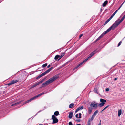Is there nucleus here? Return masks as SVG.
I'll list each match as a JSON object with an SVG mask.
<instances>
[{
	"label": "nucleus",
	"instance_id": "f257e3e1",
	"mask_svg": "<svg viewBox=\"0 0 125 125\" xmlns=\"http://www.w3.org/2000/svg\"><path fill=\"white\" fill-rule=\"evenodd\" d=\"M59 77L58 75H56L51 78L48 80L43 83L42 85V87H44L52 83Z\"/></svg>",
	"mask_w": 125,
	"mask_h": 125
},
{
	"label": "nucleus",
	"instance_id": "f03ea898",
	"mask_svg": "<svg viewBox=\"0 0 125 125\" xmlns=\"http://www.w3.org/2000/svg\"><path fill=\"white\" fill-rule=\"evenodd\" d=\"M100 51V50H97L96 49L93 52L91 53L89 55V56L87 58L83 60L81 62L77 65L74 68V69H77L80 66H81L83 63L86 62L89 59L91 58L96 53Z\"/></svg>",
	"mask_w": 125,
	"mask_h": 125
},
{
	"label": "nucleus",
	"instance_id": "7ed1b4c3",
	"mask_svg": "<svg viewBox=\"0 0 125 125\" xmlns=\"http://www.w3.org/2000/svg\"><path fill=\"white\" fill-rule=\"evenodd\" d=\"M100 51V50H97L96 49L93 52L91 53L89 55V56L87 58L83 60L81 62L77 65L74 68V69H77L80 66H81L83 63L86 62L89 59L91 58L96 53Z\"/></svg>",
	"mask_w": 125,
	"mask_h": 125
},
{
	"label": "nucleus",
	"instance_id": "20e7f679",
	"mask_svg": "<svg viewBox=\"0 0 125 125\" xmlns=\"http://www.w3.org/2000/svg\"><path fill=\"white\" fill-rule=\"evenodd\" d=\"M116 28V27H115V25H114V24H113L107 30L103 33L101 35L102 37H103L107 32H109L112 29L113 30Z\"/></svg>",
	"mask_w": 125,
	"mask_h": 125
},
{
	"label": "nucleus",
	"instance_id": "39448f33",
	"mask_svg": "<svg viewBox=\"0 0 125 125\" xmlns=\"http://www.w3.org/2000/svg\"><path fill=\"white\" fill-rule=\"evenodd\" d=\"M125 18V14L123 16L120 20L119 21V19L117 20L113 24H114V25L116 27L122 22Z\"/></svg>",
	"mask_w": 125,
	"mask_h": 125
},
{
	"label": "nucleus",
	"instance_id": "423d86ee",
	"mask_svg": "<svg viewBox=\"0 0 125 125\" xmlns=\"http://www.w3.org/2000/svg\"><path fill=\"white\" fill-rule=\"evenodd\" d=\"M90 106L92 109H97L98 107V103L95 101H93L91 103Z\"/></svg>",
	"mask_w": 125,
	"mask_h": 125
},
{
	"label": "nucleus",
	"instance_id": "0eeeda50",
	"mask_svg": "<svg viewBox=\"0 0 125 125\" xmlns=\"http://www.w3.org/2000/svg\"><path fill=\"white\" fill-rule=\"evenodd\" d=\"M39 96H38V95H37L33 97L30 98V99L27 100L25 102H24L23 104H22V105H23L25 104L29 103L32 100L35 99H36Z\"/></svg>",
	"mask_w": 125,
	"mask_h": 125
},
{
	"label": "nucleus",
	"instance_id": "6e6552de",
	"mask_svg": "<svg viewBox=\"0 0 125 125\" xmlns=\"http://www.w3.org/2000/svg\"><path fill=\"white\" fill-rule=\"evenodd\" d=\"M39 96H38V95H37L33 97L30 98V99L27 100L25 102H24L23 104H22V105H23L25 104L29 103L32 100L35 99H36Z\"/></svg>",
	"mask_w": 125,
	"mask_h": 125
},
{
	"label": "nucleus",
	"instance_id": "1a4fd4ad",
	"mask_svg": "<svg viewBox=\"0 0 125 125\" xmlns=\"http://www.w3.org/2000/svg\"><path fill=\"white\" fill-rule=\"evenodd\" d=\"M43 79H42L40 81L37 82H36L35 83V84L33 85H32V86H31V87H30V88L31 89H32L33 88H34L35 87L39 85L41 83H42L43 81Z\"/></svg>",
	"mask_w": 125,
	"mask_h": 125
},
{
	"label": "nucleus",
	"instance_id": "9d476101",
	"mask_svg": "<svg viewBox=\"0 0 125 125\" xmlns=\"http://www.w3.org/2000/svg\"><path fill=\"white\" fill-rule=\"evenodd\" d=\"M52 118L53 120V123H55L58 122V120L57 118L54 115H52Z\"/></svg>",
	"mask_w": 125,
	"mask_h": 125
},
{
	"label": "nucleus",
	"instance_id": "9b49d317",
	"mask_svg": "<svg viewBox=\"0 0 125 125\" xmlns=\"http://www.w3.org/2000/svg\"><path fill=\"white\" fill-rule=\"evenodd\" d=\"M18 81V80H13L9 83H8V85L9 86L11 85L14 84L15 83H16Z\"/></svg>",
	"mask_w": 125,
	"mask_h": 125
},
{
	"label": "nucleus",
	"instance_id": "f8f14e48",
	"mask_svg": "<svg viewBox=\"0 0 125 125\" xmlns=\"http://www.w3.org/2000/svg\"><path fill=\"white\" fill-rule=\"evenodd\" d=\"M23 101V100H21V101H19V102H17L16 103H15L14 104H13L11 105L12 106H16L17 105H19V104H20Z\"/></svg>",
	"mask_w": 125,
	"mask_h": 125
},
{
	"label": "nucleus",
	"instance_id": "ddd939ff",
	"mask_svg": "<svg viewBox=\"0 0 125 125\" xmlns=\"http://www.w3.org/2000/svg\"><path fill=\"white\" fill-rule=\"evenodd\" d=\"M104 105V103H100L99 104H98V107H101L103 106Z\"/></svg>",
	"mask_w": 125,
	"mask_h": 125
},
{
	"label": "nucleus",
	"instance_id": "4468645a",
	"mask_svg": "<svg viewBox=\"0 0 125 125\" xmlns=\"http://www.w3.org/2000/svg\"><path fill=\"white\" fill-rule=\"evenodd\" d=\"M100 102L102 103H104L105 104V103L106 102V100H105L101 98L100 99Z\"/></svg>",
	"mask_w": 125,
	"mask_h": 125
},
{
	"label": "nucleus",
	"instance_id": "2eb2a0df",
	"mask_svg": "<svg viewBox=\"0 0 125 125\" xmlns=\"http://www.w3.org/2000/svg\"><path fill=\"white\" fill-rule=\"evenodd\" d=\"M73 116V113L72 112H70L69 115V118L70 119H71L72 118Z\"/></svg>",
	"mask_w": 125,
	"mask_h": 125
},
{
	"label": "nucleus",
	"instance_id": "dca6fc26",
	"mask_svg": "<svg viewBox=\"0 0 125 125\" xmlns=\"http://www.w3.org/2000/svg\"><path fill=\"white\" fill-rule=\"evenodd\" d=\"M65 53H62L61 56H60V58L58 59V60H59L61 59L65 55Z\"/></svg>",
	"mask_w": 125,
	"mask_h": 125
},
{
	"label": "nucleus",
	"instance_id": "f3484780",
	"mask_svg": "<svg viewBox=\"0 0 125 125\" xmlns=\"http://www.w3.org/2000/svg\"><path fill=\"white\" fill-rule=\"evenodd\" d=\"M103 37L101 35L94 41V42H96L97 41H98L102 37Z\"/></svg>",
	"mask_w": 125,
	"mask_h": 125
},
{
	"label": "nucleus",
	"instance_id": "a211bd4d",
	"mask_svg": "<svg viewBox=\"0 0 125 125\" xmlns=\"http://www.w3.org/2000/svg\"><path fill=\"white\" fill-rule=\"evenodd\" d=\"M108 3V1L107 0L105 1L103 3L102 6L103 7H105Z\"/></svg>",
	"mask_w": 125,
	"mask_h": 125
},
{
	"label": "nucleus",
	"instance_id": "6ab92c4d",
	"mask_svg": "<svg viewBox=\"0 0 125 125\" xmlns=\"http://www.w3.org/2000/svg\"><path fill=\"white\" fill-rule=\"evenodd\" d=\"M74 104L73 103H72L70 104L69 106V108H72L74 106Z\"/></svg>",
	"mask_w": 125,
	"mask_h": 125
},
{
	"label": "nucleus",
	"instance_id": "aec40b11",
	"mask_svg": "<svg viewBox=\"0 0 125 125\" xmlns=\"http://www.w3.org/2000/svg\"><path fill=\"white\" fill-rule=\"evenodd\" d=\"M59 58L60 55H57L55 56L54 59L55 60H57Z\"/></svg>",
	"mask_w": 125,
	"mask_h": 125
},
{
	"label": "nucleus",
	"instance_id": "412c9836",
	"mask_svg": "<svg viewBox=\"0 0 125 125\" xmlns=\"http://www.w3.org/2000/svg\"><path fill=\"white\" fill-rule=\"evenodd\" d=\"M117 12V11H115L110 16V18L111 19Z\"/></svg>",
	"mask_w": 125,
	"mask_h": 125
},
{
	"label": "nucleus",
	"instance_id": "4be33fe9",
	"mask_svg": "<svg viewBox=\"0 0 125 125\" xmlns=\"http://www.w3.org/2000/svg\"><path fill=\"white\" fill-rule=\"evenodd\" d=\"M122 113L121 110H119L118 111V116L119 117Z\"/></svg>",
	"mask_w": 125,
	"mask_h": 125
},
{
	"label": "nucleus",
	"instance_id": "5701e85b",
	"mask_svg": "<svg viewBox=\"0 0 125 125\" xmlns=\"http://www.w3.org/2000/svg\"><path fill=\"white\" fill-rule=\"evenodd\" d=\"M59 112L57 111H56L54 113V115L56 116H58L59 115Z\"/></svg>",
	"mask_w": 125,
	"mask_h": 125
},
{
	"label": "nucleus",
	"instance_id": "b1692460",
	"mask_svg": "<svg viewBox=\"0 0 125 125\" xmlns=\"http://www.w3.org/2000/svg\"><path fill=\"white\" fill-rule=\"evenodd\" d=\"M94 91L95 93L98 94V92L97 91V89L96 88H94Z\"/></svg>",
	"mask_w": 125,
	"mask_h": 125
},
{
	"label": "nucleus",
	"instance_id": "393cba45",
	"mask_svg": "<svg viewBox=\"0 0 125 125\" xmlns=\"http://www.w3.org/2000/svg\"><path fill=\"white\" fill-rule=\"evenodd\" d=\"M46 93V92H42L41 93H40V94H38V96H40L44 94H45Z\"/></svg>",
	"mask_w": 125,
	"mask_h": 125
},
{
	"label": "nucleus",
	"instance_id": "a878e982",
	"mask_svg": "<svg viewBox=\"0 0 125 125\" xmlns=\"http://www.w3.org/2000/svg\"><path fill=\"white\" fill-rule=\"evenodd\" d=\"M98 110H97L96 111H95L93 115H94V116H95L96 114L98 113Z\"/></svg>",
	"mask_w": 125,
	"mask_h": 125
},
{
	"label": "nucleus",
	"instance_id": "bb28decb",
	"mask_svg": "<svg viewBox=\"0 0 125 125\" xmlns=\"http://www.w3.org/2000/svg\"><path fill=\"white\" fill-rule=\"evenodd\" d=\"M83 108V107L81 106L78 108L76 109H82Z\"/></svg>",
	"mask_w": 125,
	"mask_h": 125
},
{
	"label": "nucleus",
	"instance_id": "cd10ccee",
	"mask_svg": "<svg viewBox=\"0 0 125 125\" xmlns=\"http://www.w3.org/2000/svg\"><path fill=\"white\" fill-rule=\"evenodd\" d=\"M91 119L89 118V120L88 121V123H87V125H90V121H91Z\"/></svg>",
	"mask_w": 125,
	"mask_h": 125
},
{
	"label": "nucleus",
	"instance_id": "c85d7f7f",
	"mask_svg": "<svg viewBox=\"0 0 125 125\" xmlns=\"http://www.w3.org/2000/svg\"><path fill=\"white\" fill-rule=\"evenodd\" d=\"M42 75L41 74H40V75H39V76H38V77H37L36 78V79H39V78L41 77H42Z\"/></svg>",
	"mask_w": 125,
	"mask_h": 125
},
{
	"label": "nucleus",
	"instance_id": "c756f323",
	"mask_svg": "<svg viewBox=\"0 0 125 125\" xmlns=\"http://www.w3.org/2000/svg\"><path fill=\"white\" fill-rule=\"evenodd\" d=\"M47 72H46V71H45L44 72L42 73L41 74L42 75V76L44 75H45L46 74H47Z\"/></svg>",
	"mask_w": 125,
	"mask_h": 125
},
{
	"label": "nucleus",
	"instance_id": "7c9ffc66",
	"mask_svg": "<svg viewBox=\"0 0 125 125\" xmlns=\"http://www.w3.org/2000/svg\"><path fill=\"white\" fill-rule=\"evenodd\" d=\"M47 63H45V64H43L42 65V67H43V68L45 67H46V66H47Z\"/></svg>",
	"mask_w": 125,
	"mask_h": 125
},
{
	"label": "nucleus",
	"instance_id": "2f4dec72",
	"mask_svg": "<svg viewBox=\"0 0 125 125\" xmlns=\"http://www.w3.org/2000/svg\"><path fill=\"white\" fill-rule=\"evenodd\" d=\"M95 117V116H94V115H93L91 117V121H92L93 119Z\"/></svg>",
	"mask_w": 125,
	"mask_h": 125
},
{
	"label": "nucleus",
	"instance_id": "473e14b6",
	"mask_svg": "<svg viewBox=\"0 0 125 125\" xmlns=\"http://www.w3.org/2000/svg\"><path fill=\"white\" fill-rule=\"evenodd\" d=\"M111 19L110 17L106 21L107 22H109V21Z\"/></svg>",
	"mask_w": 125,
	"mask_h": 125
},
{
	"label": "nucleus",
	"instance_id": "72a5a7b5",
	"mask_svg": "<svg viewBox=\"0 0 125 125\" xmlns=\"http://www.w3.org/2000/svg\"><path fill=\"white\" fill-rule=\"evenodd\" d=\"M122 42V41H120L118 44V46H119L121 45V43Z\"/></svg>",
	"mask_w": 125,
	"mask_h": 125
},
{
	"label": "nucleus",
	"instance_id": "f704fd0d",
	"mask_svg": "<svg viewBox=\"0 0 125 125\" xmlns=\"http://www.w3.org/2000/svg\"><path fill=\"white\" fill-rule=\"evenodd\" d=\"M79 116L78 117V118H81V113H80L79 114Z\"/></svg>",
	"mask_w": 125,
	"mask_h": 125
},
{
	"label": "nucleus",
	"instance_id": "c9c22d12",
	"mask_svg": "<svg viewBox=\"0 0 125 125\" xmlns=\"http://www.w3.org/2000/svg\"><path fill=\"white\" fill-rule=\"evenodd\" d=\"M121 7V6H120V7L118 9L115 11H117V12L120 9Z\"/></svg>",
	"mask_w": 125,
	"mask_h": 125
},
{
	"label": "nucleus",
	"instance_id": "e433bc0d",
	"mask_svg": "<svg viewBox=\"0 0 125 125\" xmlns=\"http://www.w3.org/2000/svg\"><path fill=\"white\" fill-rule=\"evenodd\" d=\"M73 125L72 123L71 122H69V125Z\"/></svg>",
	"mask_w": 125,
	"mask_h": 125
},
{
	"label": "nucleus",
	"instance_id": "4c0bfd02",
	"mask_svg": "<svg viewBox=\"0 0 125 125\" xmlns=\"http://www.w3.org/2000/svg\"><path fill=\"white\" fill-rule=\"evenodd\" d=\"M109 88H107L105 89V91L107 92L109 91Z\"/></svg>",
	"mask_w": 125,
	"mask_h": 125
},
{
	"label": "nucleus",
	"instance_id": "58836bf2",
	"mask_svg": "<svg viewBox=\"0 0 125 125\" xmlns=\"http://www.w3.org/2000/svg\"><path fill=\"white\" fill-rule=\"evenodd\" d=\"M109 105L107 106H106L103 109H106L108 106H109Z\"/></svg>",
	"mask_w": 125,
	"mask_h": 125
},
{
	"label": "nucleus",
	"instance_id": "ea45409f",
	"mask_svg": "<svg viewBox=\"0 0 125 125\" xmlns=\"http://www.w3.org/2000/svg\"><path fill=\"white\" fill-rule=\"evenodd\" d=\"M83 35V34H80L79 36V38H80L81 37H82V36Z\"/></svg>",
	"mask_w": 125,
	"mask_h": 125
},
{
	"label": "nucleus",
	"instance_id": "a19ab883",
	"mask_svg": "<svg viewBox=\"0 0 125 125\" xmlns=\"http://www.w3.org/2000/svg\"><path fill=\"white\" fill-rule=\"evenodd\" d=\"M53 68V67H52L51 68H49V69H50V71H51V70H52V69Z\"/></svg>",
	"mask_w": 125,
	"mask_h": 125
},
{
	"label": "nucleus",
	"instance_id": "79ce46f5",
	"mask_svg": "<svg viewBox=\"0 0 125 125\" xmlns=\"http://www.w3.org/2000/svg\"><path fill=\"white\" fill-rule=\"evenodd\" d=\"M78 114H76L75 115V116L76 118H78Z\"/></svg>",
	"mask_w": 125,
	"mask_h": 125
},
{
	"label": "nucleus",
	"instance_id": "37998d69",
	"mask_svg": "<svg viewBox=\"0 0 125 125\" xmlns=\"http://www.w3.org/2000/svg\"><path fill=\"white\" fill-rule=\"evenodd\" d=\"M46 71L47 72V73H48V72H50L48 70V69Z\"/></svg>",
	"mask_w": 125,
	"mask_h": 125
},
{
	"label": "nucleus",
	"instance_id": "c03bdc74",
	"mask_svg": "<svg viewBox=\"0 0 125 125\" xmlns=\"http://www.w3.org/2000/svg\"><path fill=\"white\" fill-rule=\"evenodd\" d=\"M125 2H123L122 4L121 5H120V6L121 7H122V6L123 5V4H124V3Z\"/></svg>",
	"mask_w": 125,
	"mask_h": 125
},
{
	"label": "nucleus",
	"instance_id": "a18cd8bd",
	"mask_svg": "<svg viewBox=\"0 0 125 125\" xmlns=\"http://www.w3.org/2000/svg\"><path fill=\"white\" fill-rule=\"evenodd\" d=\"M92 111V110H90L89 111V113L90 114V113Z\"/></svg>",
	"mask_w": 125,
	"mask_h": 125
},
{
	"label": "nucleus",
	"instance_id": "49530a36",
	"mask_svg": "<svg viewBox=\"0 0 125 125\" xmlns=\"http://www.w3.org/2000/svg\"><path fill=\"white\" fill-rule=\"evenodd\" d=\"M50 66L51 65L50 64L48 65L47 66V68H49V67H50Z\"/></svg>",
	"mask_w": 125,
	"mask_h": 125
},
{
	"label": "nucleus",
	"instance_id": "de8ad7c7",
	"mask_svg": "<svg viewBox=\"0 0 125 125\" xmlns=\"http://www.w3.org/2000/svg\"><path fill=\"white\" fill-rule=\"evenodd\" d=\"M107 23H108V22H107L106 21L105 22V23L104 25H105Z\"/></svg>",
	"mask_w": 125,
	"mask_h": 125
},
{
	"label": "nucleus",
	"instance_id": "09e8293b",
	"mask_svg": "<svg viewBox=\"0 0 125 125\" xmlns=\"http://www.w3.org/2000/svg\"><path fill=\"white\" fill-rule=\"evenodd\" d=\"M117 80V78H115L114 79V80Z\"/></svg>",
	"mask_w": 125,
	"mask_h": 125
},
{
	"label": "nucleus",
	"instance_id": "8fccbe9b",
	"mask_svg": "<svg viewBox=\"0 0 125 125\" xmlns=\"http://www.w3.org/2000/svg\"><path fill=\"white\" fill-rule=\"evenodd\" d=\"M79 110H76L75 111V113L77 112Z\"/></svg>",
	"mask_w": 125,
	"mask_h": 125
},
{
	"label": "nucleus",
	"instance_id": "3c124183",
	"mask_svg": "<svg viewBox=\"0 0 125 125\" xmlns=\"http://www.w3.org/2000/svg\"><path fill=\"white\" fill-rule=\"evenodd\" d=\"M77 121L78 122H80V120L79 119L78 120H77Z\"/></svg>",
	"mask_w": 125,
	"mask_h": 125
},
{
	"label": "nucleus",
	"instance_id": "603ef678",
	"mask_svg": "<svg viewBox=\"0 0 125 125\" xmlns=\"http://www.w3.org/2000/svg\"><path fill=\"white\" fill-rule=\"evenodd\" d=\"M101 120H100V122H99V123H100V124H101Z\"/></svg>",
	"mask_w": 125,
	"mask_h": 125
},
{
	"label": "nucleus",
	"instance_id": "864d4df0",
	"mask_svg": "<svg viewBox=\"0 0 125 125\" xmlns=\"http://www.w3.org/2000/svg\"><path fill=\"white\" fill-rule=\"evenodd\" d=\"M76 125H81V124H77Z\"/></svg>",
	"mask_w": 125,
	"mask_h": 125
},
{
	"label": "nucleus",
	"instance_id": "5fc2aeb1",
	"mask_svg": "<svg viewBox=\"0 0 125 125\" xmlns=\"http://www.w3.org/2000/svg\"><path fill=\"white\" fill-rule=\"evenodd\" d=\"M48 70L49 71V72H50L51 71L50 70V69H48Z\"/></svg>",
	"mask_w": 125,
	"mask_h": 125
},
{
	"label": "nucleus",
	"instance_id": "6e6d98bb",
	"mask_svg": "<svg viewBox=\"0 0 125 125\" xmlns=\"http://www.w3.org/2000/svg\"><path fill=\"white\" fill-rule=\"evenodd\" d=\"M101 124H100V123H99L98 125H101Z\"/></svg>",
	"mask_w": 125,
	"mask_h": 125
},
{
	"label": "nucleus",
	"instance_id": "4d7b16f0",
	"mask_svg": "<svg viewBox=\"0 0 125 125\" xmlns=\"http://www.w3.org/2000/svg\"><path fill=\"white\" fill-rule=\"evenodd\" d=\"M103 110H102L101 111V112H102L103 111Z\"/></svg>",
	"mask_w": 125,
	"mask_h": 125
},
{
	"label": "nucleus",
	"instance_id": "13d9d810",
	"mask_svg": "<svg viewBox=\"0 0 125 125\" xmlns=\"http://www.w3.org/2000/svg\"><path fill=\"white\" fill-rule=\"evenodd\" d=\"M39 125H43L42 124H39Z\"/></svg>",
	"mask_w": 125,
	"mask_h": 125
},
{
	"label": "nucleus",
	"instance_id": "bf43d9fd",
	"mask_svg": "<svg viewBox=\"0 0 125 125\" xmlns=\"http://www.w3.org/2000/svg\"><path fill=\"white\" fill-rule=\"evenodd\" d=\"M102 9H101V11H102Z\"/></svg>",
	"mask_w": 125,
	"mask_h": 125
},
{
	"label": "nucleus",
	"instance_id": "052dcab7",
	"mask_svg": "<svg viewBox=\"0 0 125 125\" xmlns=\"http://www.w3.org/2000/svg\"><path fill=\"white\" fill-rule=\"evenodd\" d=\"M125 2V1H124V2Z\"/></svg>",
	"mask_w": 125,
	"mask_h": 125
}]
</instances>
